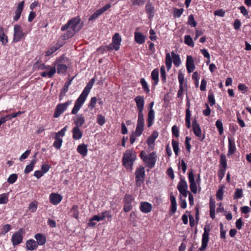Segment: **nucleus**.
<instances>
[{"label":"nucleus","instance_id":"nucleus-1","mask_svg":"<svg viewBox=\"0 0 251 251\" xmlns=\"http://www.w3.org/2000/svg\"><path fill=\"white\" fill-rule=\"evenodd\" d=\"M134 100L136 103L138 110V120L135 129V134L138 136H140L142 134L145 125L144 115L143 113L144 106V99L143 96H138L135 97Z\"/></svg>","mask_w":251,"mask_h":251},{"label":"nucleus","instance_id":"nucleus-2","mask_svg":"<svg viewBox=\"0 0 251 251\" xmlns=\"http://www.w3.org/2000/svg\"><path fill=\"white\" fill-rule=\"evenodd\" d=\"M80 22V19L79 17H75L70 20L67 24L61 27L62 31H65L69 28L71 29V30H68L66 34H64L65 39L72 37L81 29L82 25Z\"/></svg>","mask_w":251,"mask_h":251},{"label":"nucleus","instance_id":"nucleus-3","mask_svg":"<svg viewBox=\"0 0 251 251\" xmlns=\"http://www.w3.org/2000/svg\"><path fill=\"white\" fill-rule=\"evenodd\" d=\"M136 152L133 150H127L123 154L122 158L123 165L130 171L132 169L134 162L136 159Z\"/></svg>","mask_w":251,"mask_h":251},{"label":"nucleus","instance_id":"nucleus-4","mask_svg":"<svg viewBox=\"0 0 251 251\" xmlns=\"http://www.w3.org/2000/svg\"><path fill=\"white\" fill-rule=\"evenodd\" d=\"M122 39L118 33H116L114 34L112 37V42L108 46L105 47L103 50H118L120 49Z\"/></svg>","mask_w":251,"mask_h":251},{"label":"nucleus","instance_id":"nucleus-5","mask_svg":"<svg viewBox=\"0 0 251 251\" xmlns=\"http://www.w3.org/2000/svg\"><path fill=\"white\" fill-rule=\"evenodd\" d=\"M14 31L13 41L15 43L20 41L25 35V33L23 32L21 25H19L16 24L14 25Z\"/></svg>","mask_w":251,"mask_h":251},{"label":"nucleus","instance_id":"nucleus-6","mask_svg":"<svg viewBox=\"0 0 251 251\" xmlns=\"http://www.w3.org/2000/svg\"><path fill=\"white\" fill-rule=\"evenodd\" d=\"M87 96L81 93L78 98L75 102V106L72 110V114H75L77 113L83 103L85 101Z\"/></svg>","mask_w":251,"mask_h":251},{"label":"nucleus","instance_id":"nucleus-7","mask_svg":"<svg viewBox=\"0 0 251 251\" xmlns=\"http://www.w3.org/2000/svg\"><path fill=\"white\" fill-rule=\"evenodd\" d=\"M135 178L136 185L140 186L143 182L144 177L145 176V172L144 167L141 166L137 168L135 171Z\"/></svg>","mask_w":251,"mask_h":251},{"label":"nucleus","instance_id":"nucleus-8","mask_svg":"<svg viewBox=\"0 0 251 251\" xmlns=\"http://www.w3.org/2000/svg\"><path fill=\"white\" fill-rule=\"evenodd\" d=\"M71 103V101L68 100L65 103L58 104L55 109L53 117L54 118L59 117Z\"/></svg>","mask_w":251,"mask_h":251},{"label":"nucleus","instance_id":"nucleus-9","mask_svg":"<svg viewBox=\"0 0 251 251\" xmlns=\"http://www.w3.org/2000/svg\"><path fill=\"white\" fill-rule=\"evenodd\" d=\"M24 232V229L23 228H20L17 232L13 234L11 240L14 246L19 245L22 242V234Z\"/></svg>","mask_w":251,"mask_h":251},{"label":"nucleus","instance_id":"nucleus-10","mask_svg":"<svg viewBox=\"0 0 251 251\" xmlns=\"http://www.w3.org/2000/svg\"><path fill=\"white\" fill-rule=\"evenodd\" d=\"M156 157L155 152H152L147 156L144 162L146 164L147 167L152 168L156 161Z\"/></svg>","mask_w":251,"mask_h":251},{"label":"nucleus","instance_id":"nucleus-11","mask_svg":"<svg viewBox=\"0 0 251 251\" xmlns=\"http://www.w3.org/2000/svg\"><path fill=\"white\" fill-rule=\"evenodd\" d=\"M188 178L190 183V188L193 193L196 194L197 192V184L195 181L194 173L192 169L188 174Z\"/></svg>","mask_w":251,"mask_h":251},{"label":"nucleus","instance_id":"nucleus-12","mask_svg":"<svg viewBox=\"0 0 251 251\" xmlns=\"http://www.w3.org/2000/svg\"><path fill=\"white\" fill-rule=\"evenodd\" d=\"M186 66L189 73L192 72L195 69L194 60L192 56L188 55L187 56Z\"/></svg>","mask_w":251,"mask_h":251},{"label":"nucleus","instance_id":"nucleus-13","mask_svg":"<svg viewBox=\"0 0 251 251\" xmlns=\"http://www.w3.org/2000/svg\"><path fill=\"white\" fill-rule=\"evenodd\" d=\"M192 128L195 135L198 137L201 138L202 137L201 131L199 124L196 119L194 120L192 122Z\"/></svg>","mask_w":251,"mask_h":251},{"label":"nucleus","instance_id":"nucleus-14","mask_svg":"<svg viewBox=\"0 0 251 251\" xmlns=\"http://www.w3.org/2000/svg\"><path fill=\"white\" fill-rule=\"evenodd\" d=\"M62 200L60 195L56 193H51L50 196V202L54 205L58 204Z\"/></svg>","mask_w":251,"mask_h":251},{"label":"nucleus","instance_id":"nucleus-15","mask_svg":"<svg viewBox=\"0 0 251 251\" xmlns=\"http://www.w3.org/2000/svg\"><path fill=\"white\" fill-rule=\"evenodd\" d=\"M152 208L151 204L148 202H141L140 209L141 211L145 213L151 211Z\"/></svg>","mask_w":251,"mask_h":251},{"label":"nucleus","instance_id":"nucleus-16","mask_svg":"<svg viewBox=\"0 0 251 251\" xmlns=\"http://www.w3.org/2000/svg\"><path fill=\"white\" fill-rule=\"evenodd\" d=\"M228 151L227 153V156H229L230 155L233 154L236 150V147L235 143L233 140L231 139L230 138H228Z\"/></svg>","mask_w":251,"mask_h":251},{"label":"nucleus","instance_id":"nucleus-17","mask_svg":"<svg viewBox=\"0 0 251 251\" xmlns=\"http://www.w3.org/2000/svg\"><path fill=\"white\" fill-rule=\"evenodd\" d=\"M34 237L37 240L36 242L38 245H43L46 242V237L42 234L37 233L35 235Z\"/></svg>","mask_w":251,"mask_h":251},{"label":"nucleus","instance_id":"nucleus-18","mask_svg":"<svg viewBox=\"0 0 251 251\" xmlns=\"http://www.w3.org/2000/svg\"><path fill=\"white\" fill-rule=\"evenodd\" d=\"M26 247L28 250L33 251L37 249L38 247V245L35 240L33 239H30L26 241Z\"/></svg>","mask_w":251,"mask_h":251},{"label":"nucleus","instance_id":"nucleus-19","mask_svg":"<svg viewBox=\"0 0 251 251\" xmlns=\"http://www.w3.org/2000/svg\"><path fill=\"white\" fill-rule=\"evenodd\" d=\"M71 81H72V80H70L66 82V83H65L63 87L62 88V89L60 92V95L59 96L60 100H62V98L65 96L66 93L68 91L69 87L71 83Z\"/></svg>","mask_w":251,"mask_h":251},{"label":"nucleus","instance_id":"nucleus-20","mask_svg":"<svg viewBox=\"0 0 251 251\" xmlns=\"http://www.w3.org/2000/svg\"><path fill=\"white\" fill-rule=\"evenodd\" d=\"M73 137L75 140H79L82 136V132L79 127L75 126L72 130Z\"/></svg>","mask_w":251,"mask_h":251},{"label":"nucleus","instance_id":"nucleus-21","mask_svg":"<svg viewBox=\"0 0 251 251\" xmlns=\"http://www.w3.org/2000/svg\"><path fill=\"white\" fill-rule=\"evenodd\" d=\"M209 241V235L206 234H202V245L201 247L198 251H204L206 248L207 244Z\"/></svg>","mask_w":251,"mask_h":251},{"label":"nucleus","instance_id":"nucleus-22","mask_svg":"<svg viewBox=\"0 0 251 251\" xmlns=\"http://www.w3.org/2000/svg\"><path fill=\"white\" fill-rule=\"evenodd\" d=\"M95 79L94 78L91 79L89 82L87 83V85L85 87L84 89L83 90V92H82L84 94L88 96L91 88H92V86L95 83Z\"/></svg>","mask_w":251,"mask_h":251},{"label":"nucleus","instance_id":"nucleus-23","mask_svg":"<svg viewBox=\"0 0 251 251\" xmlns=\"http://www.w3.org/2000/svg\"><path fill=\"white\" fill-rule=\"evenodd\" d=\"M146 10L147 13L149 14V18L151 19L154 15V7L152 6L150 2H148L146 5Z\"/></svg>","mask_w":251,"mask_h":251},{"label":"nucleus","instance_id":"nucleus-24","mask_svg":"<svg viewBox=\"0 0 251 251\" xmlns=\"http://www.w3.org/2000/svg\"><path fill=\"white\" fill-rule=\"evenodd\" d=\"M154 119V111L153 109H150L148 114V126L150 127L153 124Z\"/></svg>","mask_w":251,"mask_h":251},{"label":"nucleus","instance_id":"nucleus-25","mask_svg":"<svg viewBox=\"0 0 251 251\" xmlns=\"http://www.w3.org/2000/svg\"><path fill=\"white\" fill-rule=\"evenodd\" d=\"M62 45L56 43L53 46L51 47L50 49L46 52V56H49L51 55L54 52L59 49Z\"/></svg>","mask_w":251,"mask_h":251},{"label":"nucleus","instance_id":"nucleus-26","mask_svg":"<svg viewBox=\"0 0 251 251\" xmlns=\"http://www.w3.org/2000/svg\"><path fill=\"white\" fill-rule=\"evenodd\" d=\"M77 150L81 155L85 156L87 153V146L84 144L80 145L77 147Z\"/></svg>","mask_w":251,"mask_h":251},{"label":"nucleus","instance_id":"nucleus-27","mask_svg":"<svg viewBox=\"0 0 251 251\" xmlns=\"http://www.w3.org/2000/svg\"><path fill=\"white\" fill-rule=\"evenodd\" d=\"M145 37L140 32L135 33V41L136 43L141 44L145 42Z\"/></svg>","mask_w":251,"mask_h":251},{"label":"nucleus","instance_id":"nucleus-28","mask_svg":"<svg viewBox=\"0 0 251 251\" xmlns=\"http://www.w3.org/2000/svg\"><path fill=\"white\" fill-rule=\"evenodd\" d=\"M0 41L3 45H5L8 42L7 36L4 33V29L2 26H0Z\"/></svg>","mask_w":251,"mask_h":251},{"label":"nucleus","instance_id":"nucleus-29","mask_svg":"<svg viewBox=\"0 0 251 251\" xmlns=\"http://www.w3.org/2000/svg\"><path fill=\"white\" fill-rule=\"evenodd\" d=\"M85 123V118L82 115H78L76 120H75L74 124L75 127H79L82 126Z\"/></svg>","mask_w":251,"mask_h":251},{"label":"nucleus","instance_id":"nucleus-30","mask_svg":"<svg viewBox=\"0 0 251 251\" xmlns=\"http://www.w3.org/2000/svg\"><path fill=\"white\" fill-rule=\"evenodd\" d=\"M188 188L187 184L185 180L181 178L180 181L177 186V188L179 191H184L187 190Z\"/></svg>","mask_w":251,"mask_h":251},{"label":"nucleus","instance_id":"nucleus-31","mask_svg":"<svg viewBox=\"0 0 251 251\" xmlns=\"http://www.w3.org/2000/svg\"><path fill=\"white\" fill-rule=\"evenodd\" d=\"M171 55L173 59L174 65L176 67H178L181 63L180 58L178 54H176L174 51L171 52Z\"/></svg>","mask_w":251,"mask_h":251},{"label":"nucleus","instance_id":"nucleus-32","mask_svg":"<svg viewBox=\"0 0 251 251\" xmlns=\"http://www.w3.org/2000/svg\"><path fill=\"white\" fill-rule=\"evenodd\" d=\"M158 70L157 69H154L151 74V77L152 79L154 81V85H156L159 81L158 78Z\"/></svg>","mask_w":251,"mask_h":251},{"label":"nucleus","instance_id":"nucleus-33","mask_svg":"<svg viewBox=\"0 0 251 251\" xmlns=\"http://www.w3.org/2000/svg\"><path fill=\"white\" fill-rule=\"evenodd\" d=\"M56 72V69L54 67H50V69L48 73L46 72H42L41 75L43 77L48 76L49 77H51Z\"/></svg>","mask_w":251,"mask_h":251},{"label":"nucleus","instance_id":"nucleus-34","mask_svg":"<svg viewBox=\"0 0 251 251\" xmlns=\"http://www.w3.org/2000/svg\"><path fill=\"white\" fill-rule=\"evenodd\" d=\"M172 57H171L170 53H167L165 58V64L168 71H169L171 69L172 66Z\"/></svg>","mask_w":251,"mask_h":251},{"label":"nucleus","instance_id":"nucleus-35","mask_svg":"<svg viewBox=\"0 0 251 251\" xmlns=\"http://www.w3.org/2000/svg\"><path fill=\"white\" fill-rule=\"evenodd\" d=\"M36 159H34L31 160V161L30 162V163L29 165H28L26 166L25 171H24L25 174H28L30 172L32 171V170L33 169V167L36 163Z\"/></svg>","mask_w":251,"mask_h":251},{"label":"nucleus","instance_id":"nucleus-36","mask_svg":"<svg viewBox=\"0 0 251 251\" xmlns=\"http://www.w3.org/2000/svg\"><path fill=\"white\" fill-rule=\"evenodd\" d=\"M186 126L188 128H190L191 127V112L190 110L186 109Z\"/></svg>","mask_w":251,"mask_h":251},{"label":"nucleus","instance_id":"nucleus-37","mask_svg":"<svg viewBox=\"0 0 251 251\" xmlns=\"http://www.w3.org/2000/svg\"><path fill=\"white\" fill-rule=\"evenodd\" d=\"M68 67L67 65L59 64L57 66V70L58 74H64L65 73L67 70Z\"/></svg>","mask_w":251,"mask_h":251},{"label":"nucleus","instance_id":"nucleus-38","mask_svg":"<svg viewBox=\"0 0 251 251\" xmlns=\"http://www.w3.org/2000/svg\"><path fill=\"white\" fill-rule=\"evenodd\" d=\"M54 139L55 141L53 145L54 147L56 149H60L62 144V140L60 137H55Z\"/></svg>","mask_w":251,"mask_h":251},{"label":"nucleus","instance_id":"nucleus-39","mask_svg":"<svg viewBox=\"0 0 251 251\" xmlns=\"http://www.w3.org/2000/svg\"><path fill=\"white\" fill-rule=\"evenodd\" d=\"M184 43L190 47H193L194 46L193 39L190 35L184 36Z\"/></svg>","mask_w":251,"mask_h":251},{"label":"nucleus","instance_id":"nucleus-40","mask_svg":"<svg viewBox=\"0 0 251 251\" xmlns=\"http://www.w3.org/2000/svg\"><path fill=\"white\" fill-rule=\"evenodd\" d=\"M37 205L38 202L36 201L30 202L28 205L29 210L31 212H34L37 208Z\"/></svg>","mask_w":251,"mask_h":251},{"label":"nucleus","instance_id":"nucleus-41","mask_svg":"<svg viewBox=\"0 0 251 251\" xmlns=\"http://www.w3.org/2000/svg\"><path fill=\"white\" fill-rule=\"evenodd\" d=\"M140 82L145 92H146V93H149L150 92V89L145 79L144 78H141L140 80Z\"/></svg>","mask_w":251,"mask_h":251},{"label":"nucleus","instance_id":"nucleus-42","mask_svg":"<svg viewBox=\"0 0 251 251\" xmlns=\"http://www.w3.org/2000/svg\"><path fill=\"white\" fill-rule=\"evenodd\" d=\"M216 126L218 128L220 135H222L223 133V126L222 121L220 120H218L216 122Z\"/></svg>","mask_w":251,"mask_h":251},{"label":"nucleus","instance_id":"nucleus-43","mask_svg":"<svg viewBox=\"0 0 251 251\" xmlns=\"http://www.w3.org/2000/svg\"><path fill=\"white\" fill-rule=\"evenodd\" d=\"M25 1L23 0L20 2L15 10V14H18L21 15V13L22 12V11L24 9V5Z\"/></svg>","mask_w":251,"mask_h":251},{"label":"nucleus","instance_id":"nucleus-44","mask_svg":"<svg viewBox=\"0 0 251 251\" xmlns=\"http://www.w3.org/2000/svg\"><path fill=\"white\" fill-rule=\"evenodd\" d=\"M173 10H174L173 15H174V17L175 18L176 17H177V18L180 17L184 11L183 8L177 9L176 8H174Z\"/></svg>","mask_w":251,"mask_h":251},{"label":"nucleus","instance_id":"nucleus-45","mask_svg":"<svg viewBox=\"0 0 251 251\" xmlns=\"http://www.w3.org/2000/svg\"><path fill=\"white\" fill-rule=\"evenodd\" d=\"M220 165L223 168L226 169L227 164L226 155L222 154L220 156Z\"/></svg>","mask_w":251,"mask_h":251},{"label":"nucleus","instance_id":"nucleus-46","mask_svg":"<svg viewBox=\"0 0 251 251\" xmlns=\"http://www.w3.org/2000/svg\"><path fill=\"white\" fill-rule=\"evenodd\" d=\"M160 73L161 80L163 83H165L166 81V75L165 72V68L164 66H162L160 68Z\"/></svg>","mask_w":251,"mask_h":251},{"label":"nucleus","instance_id":"nucleus-47","mask_svg":"<svg viewBox=\"0 0 251 251\" xmlns=\"http://www.w3.org/2000/svg\"><path fill=\"white\" fill-rule=\"evenodd\" d=\"M71 212L73 213V216L77 219L78 217V206L74 205L71 209Z\"/></svg>","mask_w":251,"mask_h":251},{"label":"nucleus","instance_id":"nucleus-48","mask_svg":"<svg viewBox=\"0 0 251 251\" xmlns=\"http://www.w3.org/2000/svg\"><path fill=\"white\" fill-rule=\"evenodd\" d=\"M17 178V175L13 174L11 175L8 178L7 182H8L9 184H13L16 181Z\"/></svg>","mask_w":251,"mask_h":251},{"label":"nucleus","instance_id":"nucleus-49","mask_svg":"<svg viewBox=\"0 0 251 251\" xmlns=\"http://www.w3.org/2000/svg\"><path fill=\"white\" fill-rule=\"evenodd\" d=\"M172 146L176 155H177L179 151L178 143L173 139L172 140Z\"/></svg>","mask_w":251,"mask_h":251},{"label":"nucleus","instance_id":"nucleus-50","mask_svg":"<svg viewBox=\"0 0 251 251\" xmlns=\"http://www.w3.org/2000/svg\"><path fill=\"white\" fill-rule=\"evenodd\" d=\"M97 123L100 126H103L105 123V117L101 114H99L97 116Z\"/></svg>","mask_w":251,"mask_h":251},{"label":"nucleus","instance_id":"nucleus-51","mask_svg":"<svg viewBox=\"0 0 251 251\" xmlns=\"http://www.w3.org/2000/svg\"><path fill=\"white\" fill-rule=\"evenodd\" d=\"M243 197V191L241 189H237L234 193V199H240Z\"/></svg>","mask_w":251,"mask_h":251},{"label":"nucleus","instance_id":"nucleus-52","mask_svg":"<svg viewBox=\"0 0 251 251\" xmlns=\"http://www.w3.org/2000/svg\"><path fill=\"white\" fill-rule=\"evenodd\" d=\"M101 14L99 10H97L94 14H93L89 18V21H93L98 18Z\"/></svg>","mask_w":251,"mask_h":251},{"label":"nucleus","instance_id":"nucleus-53","mask_svg":"<svg viewBox=\"0 0 251 251\" xmlns=\"http://www.w3.org/2000/svg\"><path fill=\"white\" fill-rule=\"evenodd\" d=\"M188 19H189V24L192 26V27H196L197 25V22L195 21V20H194V16L193 15H190L189 16V18H188Z\"/></svg>","mask_w":251,"mask_h":251},{"label":"nucleus","instance_id":"nucleus-54","mask_svg":"<svg viewBox=\"0 0 251 251\" xmlns=\"http://www.w3.org/2000/svg\"><path fill=\"white\" fill-rule=\"evenodd\" d=\"M97 98L95 97H92L91 99V100L90 101V103L88 105V107L89 108H91V109H93L97 102Z\"/></svg>","mask_w":251,"mask_h":251},{"label":"nucleus","instance_id":"nucleus-55","mask_svg":"<svg viewBox=\"0 0 251 251\" xmlns=\"http://www.w3.org/2000/svg\"><path fill=\"white\" fill-rule=\"evenodd\" d=\"M31 152L30 150H26L24 153L22 154V155L20 156L19 160L21 161H22L24 159H26L29 155L30 153Z\"/></svg>","mask_w":251,"mask_h":251},{"label":"nucleus","instance_id":"nucleus-56","mask_svg":"<svg viewBox=\"0 0 251 251\" xmlns=\"http://www.w3.org/2000/svg\"><path fill=\"white\" fill-rule=\"evenodd\" d=\"M172 133L176 137L179 136V130L176 125L174 126L172 128Z\"/></svg>","mask_w":251,"mask_h":251},{"label":"nucleus","instance_id":"nucleus-57","mask_svg":"<svg viewBox=\"0 0 251 251\" xmlns=\"http://www.w3.org/2000/svg\"><path fill=\"white\" fill-rule=\"evenodd\" d=\"M223 188H221L218 189L216 193L217 199L219 200H222L223 199Z\"/></svg>","mask_w":251,"mask_h":251},{"label":"nucleus","instance_id":"nucleus-58","mask_svg":"<svg viewBox=\"0 0 251 251\" xmlns=\"http://www.w3.org/2000/svg\"><path fill=\"white\" fill-rule=\"evenodd\" d=\"M239 9L240 10L241 13L243 15H244L245 16H246L248 18H249L248 12L247 10V9H246L245 6H241L239 7Z\"/></svg>","mask_w":251,"mask_h":251},{"label":"nucleus","instance_id":"nucleus-59","mask_svg":"<svg viewBox=\"0 0 251 251\" xmlns=\"http://www.w3.org/2000/svg\"><path fill=\"white\" fill-rule=\"evenodd\" d=\"M8 201V197L5 194H2L0 196V204H5Z\"/></svg>","mask_w":251,"mask_h":251},{"label":"nucleus","instance_id":"nucleus-60","mask_svg":"<svg viewBox=\"0 0 251 251\" xmlns=\"http://www.w3.org/2000/svg\"><path fill=\"white\" fill-rule=\"evenodd\" d=\"M208 100L211 106H213L215 104V100L213 94H209Z\"/></svg>","mask_w":251,"mask_h":251},{"label":"nucleus","instance_id":"nucleus-61","mask_svg":"<svg viewBox=\"0 0 251 251\" xmlns=\"http://www.w3.org/2000/svg\"><path fill=\"white\" fill-rule=\"evenodd\" d=\"M50 168V165L48 164H43L41 166V172H43V174H45L49 171Z\"/></svg>","mask_w":251,"mask_h":251},{"label":"nucleus","instance_id":"nucleus-62","mask_svg":"<svg viewBox=\"0 0 251 251\" xmlns=\"http://www.w3.org/2000/svg\"><path fill=\"white\" fill-rule=\"evenodd\" d=\"M178 79L179 83V85H183L184 80V75L181 72H179L178 75Z\"/></svg>","mask_w":251,"mask_h":251},{"label":"nucleus","instance_id":"nucleus-63","mask_svg":"<svg viewBox=\"0 0 251 251\" xmlns=\"http://www.w3.org/2000/svg\"><path fill=\"white\" fill-rule=\"evenodd\" d=\"M146 0H132V4L133 5L140 6L143 5Z\"/></svg>","mask_w":251,"mask_h":251},{"label":"nucleus","instance_id":"nucleus-64","mask_svg":"<svg viewBox=\"0 0 251 251\" xmlns=\"http://www.w3.org/2000/svg\"><path fill=\"white\" fill-rule=\"evenodd\" d=\"M131 202H126L124 204V210L127 212L131 209Z\"/></svg>","mask_w":251,"mask_h":251}]
</instances>
